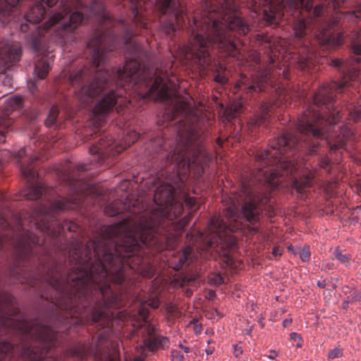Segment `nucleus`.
Listing matches in <instances>:
<instances>
[{"instance_id":"nucleus-1","label":"nucleus","mask_w":361,"mask_h":361,"mask_svg":"<svg viewBox=\"0 0 361 361\" xmlns=\"http://www.w3.org/2000/svg\"><path fill=\"white\" fill-rule=\"evenodd\" d=\"M131 18L114 19L99 0H92L90 15L99 22V27L87 43L89 59L82 68L69 75L73 86L79 87L77 97L82 107L88 106L94 97L102 94L92 108L90 125L92 131L102 127L106 116L115 107L118 114L129 109L132 91L143 100L168 101L171 105L165 109L164 118L178 121L187 114L189 104L178 97L175 84L166 73L158 75L152 68L143 67L138 61L142 50L133 39L138 26L147 29V23L140 14V0H129Z\"/></svg>"},{"instance_id":"nucleus-2","label":"nucleus","mask_w":361,"mask_h":361,"mask_svg":"<svg viewBox=\"0 0 361 361\" xmlns=\"http://www.w3.org/2000/svg\"><path fill=\"white\" fill-rule=\"evenodd\" d=\"M330 65L341 71L342 80H332L319 87L314 95L313 102L298 118L297 131L294 134L288 131L283 133L271 141L269 149L256 152L255 159L257 166L254 178L262 184H267L271 189L279 186V178L283 176V172H292L294 159L291 157L296 152L305 149L313 154L317 152L318 140L324 139L330 153H335L345 147L346 141L352 135L347 126H342L338 131L330 133V130L343 116L342 111L334 106L335 93L341 92L349 81L357 80L360 70L355 64L338 59H331Z\"/></svg>"},{"instance_id":"nucleus-3","label":"nucleus","mask_w":361,"mask_h":361,"mask_svg":"<svg viewBox=\"0 0 361 361\" xmlns=\"http://www.w3.org/2000/svg\"><path fill=\"white\" fill-rule=\"evenodd\" d=\"M289 11L294 37L290 48L292 60L298 68L309 71L313 67L316 56L311 42L312 35L322 46L336 49L345 40L337 18H329L324 3L313 8V0H289Z\"/></svg>"},{"instance_id":"nucleus-4","label":"nucleus","mask_w":361,"mask_h":361,"mask_svg":"<svg viewBox=\"0 0 361 361\" xmlns=\"http://www.w3.org/2000/svg\"><path fill=\"white\" fill-rule=\"evenodd\" d=\"M22 176L27 180V185L23 191V195L30 200L39 198L42 201L37 203L34 214L37 227L42 231L56 238L66 231L77 232L78 225L71 221L63 220L61 222L56 218L59 212L66 209H75L81 204L80 198L68 199L56 195L53 188H48L39 180L36 170V161L41 158L36 154H31V149L21 148L16 154Z\"/></svg>"},{"instance_id":"nucleus-5","label":"nucleus","mask_w":361,"mask_h":361,"mask_svg":"<svg viewBox=\"0 0 361 361\" xmlns=\"http://www.w3.org/2000/svg\"><path fill=\"white\" fill-rule=\"evenodd\" d=\"M199 20H194L195 30L189 39L188 44L183 47L184 56L187 60H193L202 66L211 62L209 50L216 47L219 51L240 59V52L234 42L233 31L240 35L249 32V26L240 18H235L226 25L209 13Z\"/></svg>"},{"instance_id":"nucleus-6","label":"nucleus","mask_w":361,"mask_h":361,"mask_svg":"<svg viewBox=\"0 0 361 361\" xmlns=\"http://www.w3.org/2000/svg\"><path fill=\"white\" fill-rule=\"evenodd\" d=\"M269 61V64L265 69H259L255 75H252L250 78L242 74L234 87L236 90H242L247 94L265 92L268 89H273L274 91L273 100L269 102H263L259 107V114L255 115L248 121L247 126L251 130L261 126L266 127L269 122L271 113L274 110L287 106L288 104H290V95L288 90L276 82V77L281 75V73L271 67L274 63V58L270 56Z\"/></svg>"},{"instance_id":"nucleus-7","label":"nucleus","mask_w":361,"mask_h":361,"mask_svg":"<svg viewBox=\"0 0 361 361\" xmlns=\"http://www.w3.org/2000/svg\"><path fill=\"white\" fill-rule=\"evenodd\" d=\"M59 0H35L34 6L25 14L27 22L37 24L44 19L45 6L51 8ZM87 7L82 0H60V8L43 25V32L54 27L56 35L59 39H66V36L78 27L84 20L83 11Z\"/></svg>"},{"instance_id":"nucleus-8","label":"nucleus","mask_w":361,"mask_h":361,"mask_svg":"<svg viewBox=\"0 0 361 361\" xmlns=\"http://www.w3.org/2000/svg\"><path fill=\"white\" fill-rule=\"evenodd\" d=\"M238 226H227L219 216L211 218L207 233L199 232V237L206 243V249H214L219 251L223 262L227 266H232L233 258L229 251L233 249L237 243L236 238L231 234Z\"/></svg>"},{"instance_id":"nucleus-9","label":"nucleus","mask_w":361,"mask_h":361,"mask_svg":"<svg viewBox=\"0 0 361 361\" xmlns=\"http://www.w3.org/2000/svg\"><path fill=\"white\" fill-rule=\"evenodd\" d=\"M264 202L267 198L264 197ZM264 204V198L255 195L250 185L242 184L239 192L230 197V203L226 209V217L237 223L241 218H245L250 223L255 224L259 219L260 210L257 203Z\"/></svg>"},{"instance_id":"nucleus-10","label":"nucleus","mask_w":361,"mask_h":361,"mask_svg":"<svg viewBox=\"0 0 361 361\" xmlns=\"http://www.w3.org/2000/svg\"><path fill=\"white\" fill-rule=\"evenodd\" d=\"M139 136L136 131L129 130L125 134L121 142L114 145V138L102 133L99 135V140L90 147L89 152L91 154L97 155V161L102 164L110 157L117 156L129 147L137 140Z\"/></svg>"},{"instance_id":"nucleus-11","label":"nucleus","mask_w":361,"mask_h":361,"mask_svg":"<svg viewBox=\"0 0 361 361\" xmlns=\"http://www.w3.org/2000/svg\"><path fill=\"white\" fill-rule=\"evenodd\" d=\"M196 255L192 247L185 246L181 250L176 252L167 259V264L175 271H181L176 279L180 286L192 285L199 278L196 271H193L192 264Z\"/></svg>"},{"instance_id":"nucleus-12","label":"nucleus","mask_w":361,"mask_h":361,"mask_svg":"<svg viewBox=\"0 0 361 361\" xmlns=\"http://www.w3.org/2000/svg\"><path fill=\"white\" fill-rule=\"evenodd\" d=\"M137 313L142 320L145 333L147 334V337L144 339V344L148 350L154 352L159 349H168L171 344L169 338L156 334V327L148 322V307L144 305H140Z\"/></svg>"},{"instance_id":"nucleus-13","label":"nucleus","mask_w":361,"mask_h":361,"mask_svg":"<svg viewBox=\"0 0 361 361\" xmlns=\"http://www.w3.org/2000/svg\"><path fill=\"white\" fill-rule=\"evenodd\" d=\"M331 169V159L327 155H324L318 159L317 166L314 170H309L300 178L294 179L292 187L295 190L298 197L302 200L307 197V192L311 186L312 180L319 176H322V170H324L325 173L329 174Z\"/></svg>"},{"instance_id":"nucleus-14","label":"nucleus","mask_w":361,"mask_h":361,"mask_svg":"<svg viewBox=\"0 0 361 361\" xmlns=\"http://www.w3.org/2000/svg\"><path fill=\"white\" fill-rule=\"evenodd\" d=\"M156 6L160 15H171V19L161 21V27L166 35H170L176 30V25L180 26V20L183 19L182 11L176 5L174 0H156Z\"/></svg>"},{"instance_id":"nucleus-15","label":"nucleus","mask_w":361,"mask_h":361,"mask_svg":"<svg viewBox=\"0 0 361 361\" xmlns=\"http://www.w3.org/2000/svg\"><path fill=\"white\" fill-rule=\"evenodd\" d=\"M23 99L21 97L14 96L8 99L0 109V144L6 141L7 129L11 125L12 121L10 115L13 111L20 109Z\"/></svg>"},{"instance_id":"nucleus-16","label":"nucleus","mask_w":361,"mask_h":361,"mask_svg":"<svg viewBox=\"0 0 361 361\" xmlns=\"http://www.w3.org/2000/svg\"><path fill=\"white\" fill-rule=\"evenodd\" d=\"M136 204H138V200L132 204V207L131 202L128 200V199H127L126 202H125L121 201H115L106 206L104 208V213L109 216H116L117 214L123 213L125 210H128L130 213L133 214L140 213V209L136 208Z\"/></svg>"},{"instance_id":"nucleus-17","label":"nucleus","mask_w":361,"mask_h":361,"mask_svg":"<svg viewBox=\"0 0 361 361\" xmlns=\"http://www.w3.org/2000/svg\"><path fill=\"white\" fill-rule=\"evenodd\" d=\"M282 10L281 5H279L276 8L272 4H270L264 10V19L270 25H279L281 20L284 16Z\"/></svg>"},{"instance_id":"nucleus-18","label":"nucleus","mask_w":361,"mask_h":361,"mask_svg":"<svg viewBox=\"0 0 361 361\" xmlns=\"http://www.w3.org/2000/svg\"><path fill=\"white\" fill-rule=\"evenodd\" d=\"M90 169V166L87 164H81L76 166L71 171L68 168V170L64 172L63 178L64 180L69 185L76 187V183L80 179L79 173L85 171Z\"/></svg>"},{"instance_id":"nucleus-19","label":"nucleus","mask_w":361,"mask_h":361,"mask_svg":"<svg viewBox=\"0 0 361 361\" xmlns=\"http://www.w3.org/2000/svg\"><path fill=\"white\" fill-rule=\"evenodd\" d=\"M21 56V49L19 47L14 46L8 49L2 56L4 62L9 65H12L20 61Z\"/></svg>"},{"instance_id":"nucleus-20","label":"nucleus","mask_w":361,"mask_h":361,"mask_svg":"<svg viewBox=\"0 0 361 361\" xmlns=\"http://www.w3.org/2000/svg\"><path fill=\"white\" fill-rule=\"evenodd\" d=\"M351 54L356 56H361V32L353 31L350 35V43L349 45Z\"/></svg>"},{"instance_id":"nucleus-21","label":"nucleus","mask_w":361,"mask_h":361,"mask_svg":"<svg viewBox=\"0 0 361 361\" xmlns=\"http://www.w3.org/2000/svg\"><path fill=\"white\" fill-rule=\"evenodd\" d=\"M49 71V64L47 61L39 60L35 68V71L39 79H44L47 77Z\"/></svg>"},{"instance_id":"nucleus-22","label":"nucleus","mask_w":361,"mask_h":361,"mask_svg":"<svg viewBox=\"0 0 361 361\" xmlns=\"http://www.w3.org/2000/svg\"><path fill=\"white\" fill-rule=\"evenodd\" d=\"M334 255L336 259L339 261L345 267H349L350 265L352 255L350 253L343 252L338 247H336L334 252Z\"/></svg>"},{"instance_id":"nucleus-23","label":"nucleus","mask_w":361,"mask_h":361,"mask_svg":"<svg viewBox=\"0 0 361 361\" xmlns=\"http://www.w3.org/2000/svg\"><path fill=\"white\" fill-rule=\"evenodd\" d=\"M59 115V109L56 106H53L48 114L47 118L45 121V125L47 127H56V118Z\"/></svg>"},{"instance_id":"nucleus-24","label":"nucleus","mask_w":361,"mask_h":361,"mask_svg":"<svg viewBox=\"0 0 361 361\" xmlns=\"http://www.w3.org/2000/svg\"><path fill=\"white\" fill-rule=\"evenodd\" d=\"M341 17L348 21L356 22L361 19V8L355 11H347L340 13Z\"/></svg>"},{"instance_id":"nucleus-25","label":"nucleus","mask_w":361,"mask_h":361,"mask_svg":"<svg viewBox=\"0 0 361 361\" xmlns=\"http://www.w3.org/2000/svg\"><path fill=\"white\" fill-rule=\"evenodd\" d=\"M209 281L211 284L219 286L225 283L224 278L220 274H212L209 277Z\"/></svg>"},{"instance_id":"nucleus-26","label":"nucleus","mask_w":361,"mask_h":361,"mask_svg":"<svg viewBox=\"0 0 361 361\" xmlns=\"http://www.w3.org/2000/svg\"><path fill=\"white\" fill-rule=\"evenodd\" d=\"M243 109V104L241 103L233 104L231 106V111H233L231 114H228V119L231 120L236 114H240Z\"/></svg>"},{"instance_id":"nucleus-27","label":"nucleus","mask_w":361,"mask_h":361,"mask_svg":"<svg viewBox=\"0 0 361 361\" xmlns=\"http://www.w3.org/2000/svg\"><path fill=\"white\" fill-rule=\"evenodd\" d=\"M348 119L354 122L361 121V111L360 109L355 108L353 111H350L348 114Z\"/></svg>"},{"instance_id":"nucleus-28","label":"nucleus","mask_w":361,"mask_h":361,"mask_svg":"<svg viewBox=\"0 0 361 361\" xmlns=\"http://www.w3.org/2000/svg\"><path fill=\"white\" fill-rule=\"evenodd\" d=\"M301 260L304 262H308L310 259V250L308 245H305L299 252Z\"/></svg>"},{"instance_id":"nucleus-29","label":"nucleus","mask_w":361,"mask_h":361,"mask_svg":"<svg viewBox=\"0 0 361 361\" xmlns=\"http://www.w3.org/2000/svg\"><path fill=\"white\" fill-rule=\"evenodd\" d=\"M343 355V350L340 348H335L331 350L328 355L329 360H334L335 358L341 357Z\"/></svg>"},{"instance_id":"nucleus-30","label":"nucleus","mask_w":361,"mask_h":361,"mask_svg":"<svg viewBox=\"0 0 361 361\" xmlns=\"http://www.w3.org/2000/svg\"><path fill=\"white\" fill-rule=\"evenodd\" d=\"M171 357L173 361H183L184 360L183 353L178 350L172 349L171 350Z\"/></svg>"},{"instance_id":"nucleus-31","label":"nucleus","mask_w":361,"mask_h":361,"mask_svg":"<svg viewBox=\"0 0 361 361\" xmlns=\"http://www.w3.org/2000/svg\"><path fill=\"white\" fill-rule=\"evenodd\" d=\"M166 312L170 317H178L180 316V312L178 311V309L172 305H169L166 307Z\"/></svg>"},{"instance_id":"nucleus-32","label":"nucleus","mask_w":361,"mask_h":361,"mask_svg":"<svg viewBox=\"0 0 361 361\" xmlns=\"http://www.w3.org/2000/svg\"><path fill=\"white\" fill-rule=\"evenodd\" d=\"M257 40L260 41L261 42H264L266 44H268L269 46H271V44L272 42L271 37L264 34L257 35Z\"/></svg>"},{"instance_id":"nucleus-33","label":"nucleus","mask_w":361,"mask_h":361,"mask_svg":"<svg viewBox=\"0 0 361 361\" xmlns=\"http://www.w3.org/2000/svg\"><path fill=\"white\" fill-rule=\"evenodd\" d=\"M214 81L221 85H224L228 82V78L224 75L217 73L214 76Z\"/></svg>"},{"instance_id":"nucleus-34","label":"nucleus","mask_w":361,"mask_h":361,"mask_svg":"<svg viewBox=\"0 0 361 361\" xmlns=\"http://www.w3.org/2000/svg\"><path fill=\"white\" fill-rule=\"evenodd\" d=\"M243 353L242 347L239 345H233V354L235 357H239L240 355Z\"/></svg>"},{"instance_id":"nucleus-35","label":"nucleus","mask_w":361,"mask_h":361,"mask_svg":"<svg viewBox=\"0 0 361 361\" xmlns=\"http://www.w3.org/2000/svg\"><path fill=\"white\" fill-rule=\"evenodd\" d=\"M361 300V291H355L350 300V302H357Z\"/></svg>"},{"instance_id":"nucleus-36","label":"nucleus","mask_w":361,"mask_h":361,"mask_svg":"<svg viewBox=\"0 0 361 361\" xmlns=\"http://www.w3.org/2000/svg\"><path fill=\"white\" fill-rule=\"evenodd\" d=\"M31 252L32 249L30 247V245L29 244L25 245L23 250V255L24 256V257H28Z\"/></svg>"},{"instance_id":"nucleus-37","label":"nucleus","mask_w":361,"mask_h":361,"mask_svg":"<svg viewBox=\"0 0 361 361\" xmlns=\"http://www.w3.org/2000/svg\"><path fill=\"white\" fill-rule=\"evenodd\" d=\"M282 254V249L279 246H275L272 250V255L275 257L281 256Z\"/></svg>"},{"instance_id":"nucleus-38","label":"nucleus","mask_w":361,"mask_h":361,"mask_svg":"<svg viewBox=\"0 0 361 361\" xmlns=\"http://www.w3.org/2000/svg\"><path fill=\"white\" fill-rule=\"evenodd\" d=\"M290 339L294 341H301V337L300 336L295 333V332H293L290 334Z\"/></svg>"},{"instance_id":"nucleus-39","label":"nucleus","mask_w":361,"mask_h":361,"mask_svg":"<svg viewBox=\"0 0 361 361\" xmlns=\"http://www.w3.org/2000/svg\"><path fill=\"white\" fill-rule=\"evenodd\" d=\"M0 223L2 224L4 228H7L9 226V224L5 216H2L0 219Z\"/></svg>"},{"instance_id":"nucleus-40","label":"nucleus","mask_w":361,"mask_h":361,"mask_svg":"<svg viewBox=\"0 0 361 361\" xmlns=\"http://www.w3.org/2000/svg\"><path fill=\"white\" fill-rule=\"evenodd\" d=\"M29 25L27 23L21 24L20 25V30L23 32H26L29 30Z\"/></svg>"},{"instance_id":"nucleus-41","label":"nucleus","mask_w":361,"mask_h":361,"mask_svg":"<svg viewBox=\"0 0 361 361\" xmlns=\"http://www.w3.org/2000/svg\"><path fill=\"white\" fill-rule=\"evenodd\" d=\"M214 351V346H208L207 348L205 349V352L207 355H212Z\"/></svg>"},{"instance_id":"nucleus-42","label":"nucleus","mask_w":361,"mask_h":361,"mask_svg":"<svg viewBox=\"0 0 361 361\" xmlns=\"http://www.w3.org/2000/svg\"><path fill=\"white\" fill-rule=\"evenodd\" d=\"M317 284L321 288H324L326 286V283L325 280L318 281Z\"/></svg>"},{"instance_id":"nucleus-43","label":"nucleus","mask_w":361,"mask_h":361,"mask_svg":"<svg viewBox=\"0 0 361 361\" xmlns=\"http://www.w3.org/2000/svg\"><path fill=\"white\" fill-rule=\"evenodd\" d=\"M277 356V353L274 350L270 351V354L267 355L268 358L274 360Z\"/></svg>"},{"instance_id":"nucleus-44","label":"nucleus","mask_w":361,"mask_h":361,"mask_svg":"<svg viewBox=\"0 0 361 361\" xmlns=\"http://www.w3.org/2000/svg\"><path fill=\"white\" fill-rule=\"evenodd\" d=\"M152 308L156 309L159 307V303L158 300H154L151 302V304H149Z\"/></svg>"},{"instance_id":"nucleus-45","label":"nucleus","mask_w":361,"mask_h":361,"mask_svg":"<svg viewBox=\"0 0 361 361\" xmlns=\"http://www.w3.org/2000/svg\"><path fill=\"white\" fill-rule=\"evenodd\" d=\"M291 322H292L291 319H286L283 322V325L286 327V326H288V325H290L291 324Z\"/></svg>"},{"instance_id":"nucleus-46","label":"nucleus","mask_w":361,"mask_h":361,"mask_svg":"<svg viewBox=\"0 0 361 361\" xmlns=\"http://www.w3.org/2000/svg\"><path fill=\"white\" fill-rule=\"evenodd\" d=\"M178 347L182 348L186 353H189L190 351V348L189 347L184 346L182 344H179Z\"/></svg>"},{"instance_id":"nucleus-47","label":"nucleus","mask_w":361,"mask_h":361,"mask_svg":"<svg viewBox=\"0 0 361 361\" xmlns=\"http://www.w3.org/2000/svg\"><path fill=\"white\" fill-rule=\"evenodd\" d=\"M254 61L256 64H259L260 62V58L257 54H255L254 56Z\"/></svg>"},{"instance_id":"nucleus-48","label":"nucleus","mask_w":361,"mask_h":361,"mask_svg":"<svg viewBox=\"0 0 361 361\" xmlns=\"http://www.w3.org/2000/svg\"><path fill=\"white\" fill-rule=\"evenodd\" d=\"M351 60H352L353 63H354L355 64H358L361 61V59L359 57L352 58Z\"/></svg>"},{"instance_id":"nucleus-49","label":"nucleus","mask_w":361,"mask_h":361,"mask_svg":"<svg viewBox=\"0 0 361 361\" xmlns=\"http://www.w3.org/2000/svg\"><path fill=\"white\" fill-rule=\"evenodd\" d=\"M133 361H145L144 358L141 357H135Z\"/></svg>"},{"instance_id":"nucleus-50","label":"nucleus","mask_w":361,"mask_h":361,"mask_svg":"<svg viewBox=\"0 0 361 361\" xmlns=\"http://www.w3.org/2000/svg\"><path fill=\"white\" fill-rule=\"evenodd\" d=\"M250 4L252 7H255L256 5H257V2L255 1V0H250Z\"/></svg>"},{"instance_id":"nucleus-51","label":"nucleus","mask_w":361,"mask_h":361,"mask_svg":"<svg viewBox=\"0 0 361 361\" xmlns=\"http://www.w3.org/2000/svg\"><path fill=\"white\" fill-rule=\"evenodd\" d=\"M217 143H218V145H222V141H221V140L219 137L217 139Z\"/></svg>"},{"instance_id":"nucleus-52","label":"nucleus","mask_w":361,"mask_h":361,"mask_svg":"<svg viewBox=\"0 0 361 361\" xmlns=\"http://www.w3.org/2000/svg\"><path fill=\"white\" fill-rule=\"evenodd\" d=\"M286 68H284L283 69V71H282V73L283 74L284 78H286Z\"/></svg>"},{"instance_id":"nucleus-53","label":"nucleus","mask_w":361,"mask_h":361,"mask_svg":"<svg viewBox=\"0 0 361 361\" xmlns=\"http://www.w3.org/2000/svg\"><path fill=\"white\" fill-rule=\"evenodd\" d=\"M348 304V301L344 302H343V305H344V307H345Z\"/></svg>"},{"instance_id":"nucleus-54","label":"nucleus","mask_w":361,"mask_h":361,"mask_svg":"<svg viewBox=\"0 0 361 361\" xmlns=\"http://www.w3.org/2000/svg\"><path fill=\"white\" fill-rule=\"evenodd\" d=\"M301 345H302V344H301L300 343H298L296 344V346H297V347H301Z\"/></svg>"},{"instance_id":"nucleus-55","label":"nucleus","mask_w":361,"mask_h":361,"mask_svg":"<svg viewBox=\"0 0 361 361\" xmlns=\"http://www.w3.org/2000/svg\"><path fill=\"white\" fill-rule=\"evenodd\" d=\"M253 231H254V232H255V233H256V232L257 231V229L255 227H254V228H253Z\"/></svg>"},{"instance_id":"nucleus-56","label":"nucleus","mask_w":361,"mask_h":361,"mask_svg":"<svg viewBox=\"0 0 361 361\" xmlns=\"http://www.w3.org/2000/svg\"><path fill=\"white\" fill-rule=\"evenodd\" d=\"M211 343H212V341H211V340H209V341H207L208 345H209Z\"/></svg>"},{"instance_id":"nucleus-57","label":"nucleus","mask_w":361,"mask_h":361,"mask_svg":"<svg viewBox=\"0 0 361 361\" xmlns=\"http://www.w3.org/2000/svg\"><path fill=\"white\" fill-rule=\"evenodd\" d=\"M109 361H113L112 360H109Z\"/></svg>"}]
</instances>
